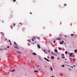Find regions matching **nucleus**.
<instances>
[{
	"instance_id": "obj_1",
	"label": "nucleus",
	"mask_w": 77,
	"mask_h": 77,
	"mask_svg": "<svg viewBox=\"0 0 77 77\" xmlns=\"http://www.w3.org/2000/svg\"><path fill=\"white\" fill-rule=\"evenodd\" d=\"M72 54H73V53H71L69 55L70 57H73V55H72Z\"/></svg>"
},
{
	"instance_id": "obj_2",
	"label": "nucleus",
	"mask_w": 77,
	"mask_h": 77,
	"mask_svg": "<svg viewBox=\"0 0 77 77\" xmlns=\"http://www.w3.org/2000/svg\"><path fill=\"white\" fill-rule=\"evenodd\" d=\"M44 59H45V60H47V61H48V62H49L50 61L49 60H48V59L44 57Z\"/></svg>"
},
{
	"instance_id": "obj_3",
	"label": "nucleus",
	"mask_w": 77,
	"mask_h": 77,
	"mask_svg": "<svg viewBox=\"0 0 77 77\" xmlns=\"http://www.w3.org/2000/svg\"><path fill=\"white\" fill-rule=\"evenodd\" d=\"M57 40H61V38L59 37L57 38Z\"/></svg>"
},
{
	"instance_id": "obj_4",
	"label": "nucleus",
	"mask_w": 77,
	"mask_h": 77,
	"mask_svg": "<svg viewBox=\"0 0 77 77\" xmlns=\"http://www.w3.org/2000/svg\"><path fill=\"white\" fill-rule=\"evenodd\" d=\"M14 48H17V49H19V48L18 46H15L14 47Z\"/></svg>"
},
{
	"instance_id": "obj_5",
	"label": "nucleus",
	"mask_w": 77,
	"mask_h": 77,
	"mask_svg": "<svg viewBox=\"0 0 77 77\" xmlns=\"http://www.w3.org/2000/svg\"><path fill=\"white\" fill-rule=\"evenodd\" d=\"M37 47L38 48H41V47H40V46L38 44L37 45Z\"/></svg>"
},
{
	"instance_id": "obj_6",
	"label": "nucleus",
	"mask_w": 77,
	"mask_h": 77,
	"mask_svg": "<svg viewBox=\"0 0 77 77\" xmlns=\"http://www.w3.org/2000/svg\"><path fill=\"white\" fill-rule=\"evenodd\" d=\"M58 49L59 50H62V48L58 47Z\"/></svg>"
},
{
	"instance_id": "obj_7",
	"label": "nucleus",
	"mask_w": 77,
	"mask_h": 77,
	"mask_svg": "<svg viewBox=\"0 0 77 77\" xmlns=\"http://www.w3.org/2000/svg\"><path fill=\"white\" fill-rule=\"evenodd\" d=\"M54 51L55 52H56V53H57V50L56 49H54Z\"/></svg>"
},
{
	"instance_id": "obj_8",
	"label": "nucleus",
	"mask_w": 77,
	"mask_h": 77,
	"mask_svg": "<svg viewBox=\"0 0 77 77\" xmlns=\"http://www.w3.org/2000/svg\"><path fill=\"white\" fill-rule=\"evenodd\" d=\"M15 71V69H13V70H11V72H14V71Z\"/></svg>"
},
{
	"instance_id": "obj_9",
	"label": "nucleus",
	"mask_w": 77,
	"mask_h": 77,
	"mask_svg": "<svg viewBox=\"0 0 77 77\" xmlns=\"http://www.w3.org/2000/svg\"><path fill=\"white\" fill-rule=\"evenodd\" d=\"M77 50L76 49H75V53H77Z\"/></svg>"
},
{
	"instance_id": "obj_10",
	"label": "nucleus",
	"mask_w": 77,
	"mask_h": 77,
	"mask_svg": "<svg viewBox=\"0 0 77 77\" xmlns=\"http://www.w3.org/2000/svg\"><path fill=\"white\" fill-rule=\"evenodd\" d=\"M38 72V71L37 70H35L34 71V72Z\"/></svg>"
},
{
	"instance_id": "obj_11",
	"label": "nucleus",
	"mask_w": 77,
	"mask_h": 77,
	"mask_svg": "<svg viewBox=\"0 0 77 77\" xmlns=\"http://www.w3.org/2000/svg\"><path fill=\"white\" fill-rule=\"evenodd\" d=\"M33 54L34 55H36V54L35 53V52L33 53Z\"/></svg>"
},
{
	"instance_id": "obj_12",
	"label": "nucleus",
	"mask_w": 77,
	"mask_h": 77,
	"mask_svg": "<svg viewBox=\"0 0 77 77\" xmlns=\"http://www.w3.org/2000/svg\"><path fill=\"white\" fill-rule=\"evenodd\" d=\"M17 53H18L19 54H21V52H19L18 51H17Z\"/></svg>"
},
{
	"instance_id": "obj_13",
	"label": "nucleus",
	"mask_w": 77,
	"mask_h": 77,
	"mask_svg": "<svg viewBox=\"0 0 77 77\" xmlns=\"http://www.w3.org/2000/svg\"><path fill=\"white\" fill-rule=\"evenodd\" d=\"M51 58L52 59H54V57L53 56H52Z\"/></svg>"
},
{
	"instance_id": "obj_14",
	"label": "nucleus",
	"mask_w": 77,
	"mask_h": 77,
	"mask_svg": "<svg viewBox=\"0 0 77 77\" xmlns=\"http://www.w3.org/2000/svg\"><path fill=\"white\" fill-rule=\"evenodd\" d=\"M54 56H57V54H54Z\"/></svg>"
},
{
	"instance_id": "obj_15",
	"label": "nucleus",
	"mask_w": 77,
	"mask_h": 77,
	"mask_svg": "<svg viewBox=\"0 0 77 77\" xmlns=\"http://www.w3.org/2000/svg\"><path fill=\"white\" fill-rule=\"evenodd\" d=\"M50 69H51V71H53V69H52V67H50Z\"/></svg>"
},
{
	"instance_id": "obj_16",
	"label": "nucleus",
	"mask_w": 77,
	"mask_h": 77,
	"mask_svg": "<svg viewBox=\"0 0 77 77\" xmlns=\"http://www.w3.org/2000/svg\"><path fill=\"white\" fill-rule=\"evenodd\" d=\"M33 38L34 39H35V40H36V38H35V37H33Z\"/></svg>"
},
{
	"instance_id": "obj_17",
	"label": "nucleus",
	"mask_w": 77,
	"mask_h": 77,
	"mask_svg": "<svg viewBox=\"0 0 77 77\" xmlns=\"http://www.w3.org/2000/svg\"><path fill=\"white\" fill-rule=\"evenodd\" d=\"M13 1V2H16V0H12Z\"/></svg>"
},
{
	"instance_id": "obj_18",
	"label": "nucleus",
	"mask_w": 77,
	"mask_h": 77,
	"mask_svg": "<svg viewBox=\"0 0 77 77\" xmlns=\"http://www.w3.org/2000/svg\"><path fill=\"white\" fill-rule=\"evenodd\" d=\"M61 56H64V54H62Z\"/></svg>"
},
{
	"instance_id": "obj_19",
	"label": "nucleus",
	"mask_w": 77,
	"mask_h": 77,
	"mask_svg": "<svg viewBox=\"0 0 77 77\" xmlns=\"http://www.w3.org/2000/svg\"><path fill=\"white\" fill-rule=\"evenodd\" d=\"M65 54H67V53H68V52H67V51H66L65 52Z\"/></svg>"
},
{
	"instance_id": "obj_20",
	"label": "nucleus",
	"mask_w": 77,
	"mask_h": 77,
	"mask_svg": "<svg viewBox=\"0 0 77 77\" xmlns=\"http://www.w3.org/2000/svg\"><path fill=\"white\" fill-rule=\"evenodd\" d=\"M15 25H16V24L15 23H14V24H13V26L14 27H15Z\"/></svg>"
},
{
	"instance_id": "obj_21",
	"label": "nucleus",
	"mask_w": 77,
	"mask_h": 77,
	"mask_svg": "<svg viewBox=\"0 0 77 77\" xmlns=\"http://www.w3.org/2000/svg\"><path fill=\"white\" fill-rule=\"evenodd\" d=\"M14 44H15V45H17V43H16V42H14Z\"/></svg>"
},
{
	"instance_id": "obj_22",
	"label": "nucleus",
	"mask_w": 77,
	"mask_h": 77,
	"mask_svg": "<svg viewBox=\"0 0 77 77\" xmlns=\"http://www.w3.org/2000/svg\"><path fill=\"white\" fill-rule=\"evenodd\" d=\"M60 44H61V45H62V44H62V43H61V42H60Z\"/></svg>"
},
{
	"instance_id": "obj_23",
	"label": "nucleus",
	"mask_w": 77,
	"mask_h": 77,
	"mask_svg": "<svg viewBox=\"0 0 77 77\" xmlns=\"http://www.w3.org/2000/svg\"><path fill=\"white\" fill-rule=\"evenodd\" d=\"M22 30H23V32H24V29L23 28V29H22Z\"/></svg>"
},
{
	"instance_id": "obj_24",
	"label": "nucleus",
	"mask_w": 77,
	"mask_h": 77,
	"mask_svg": "<svg viewBox=\"0 0 77 77\" xmlns=\"http://www.w3.org/2000/svg\"><path fill=\"white\" fill-rule=\"evenodd\" d=\"M63 42H64V41H62V43L63 44Z\"/></svg>"
},
{
	"instance_id": "obj_25",
	"label": "nucleus",
	"mask_w": 77,
	"mask_h": 77,
	"mask_svg": "<svg viewBox=\"0 0 77 77\" xmlns=\"http://www.w3.org/2000/svg\"><path fill=\"white\" fill-rule=\"evenodd\" d=\"M20 24H21V25H23V24L22 23H19Z\"/></svg>"
},
{
	"instance_id": "obj_26",
	"label": "nucleus",
	"mask_w": 77,
	"mask_h": 77,
	"mask_svg": "<svg viewBox=\"0 0 77 77\" xmlns=\"http://www.w3.org/2000/svg\"><path fill=\"white\" fill-rule=\"evenodd\" d=\"M64 66H64L63 65L62 66V67H64Z\"/></svg>"
},
{
	"instance_id": "obj_27",
	"label": "nucleus",
	"mask_w": 77,
	"mask_h": 77,
	"mask_svg": "<svg viewBox=\"0 0 77 77\" xmlns=\"http://www.w3.org/2000/svg\"><path fill=\"white\" fill-rule=\"evenodd\" d=\"M32 41H34V40H33V38L32 39Z\"/></svg>"
},
{
	"instance_id": "obj_28",
	"label": "nucleus",
	"mask_w": 77,
	"mask_h": 77,
	"mask_svg": "<svg viewBox=\"0 0 77 77\" xmlns=\"http://www.w3.org/2000/svg\"><path fill=\"white\" fill-rule=\"evenodd\" d=\"M8 41H9V42H11V40H8Z\"/></svg>"
},
{
	"instance_id": "obj_29",
	"label": "nucleus",
	"mask_w": 77,
	"mask_h": 77,
	"mask_svg": "<svg viewBox=\"0 0 77 77\" xmlns=\"http://www.w3.org/2000/svg\"><path fill=\"white\" fill-rule=\"evenodd\" d=\"M71 36H74V35L73 34H71Z\"/></svg>"
},
{
	"instance_id": "obj_30",
	"label": "nucleus",
	"mask_w": 77,
	"mask_h": 77,
	"mask_svg": "<svg viewBox=\"0 0 77 77\" xmlns=\"http://www.w3.org/2000/svg\"><path fill=\"white\" fill-rule=\"evenodd\" d=\"M36 38H37V39H39V37H36Z\"/></svg>"
},
{
	"instance_id": "obj_31",
	"label": "nucleus",
	"mask_w": 77,
	"mask_h": 77,
	"mask_svg": "<svg viewBox=\"0 0 77 77\" xmlns=\"http://www.w3.org/2000/svg\"><path fill=\"white\" fill-rule=\"evenodd\" d=\"M52 54H53V55H54V53H53V52H52Z\"/></svg>"
},
{
	"instance_id": "obj_32",
	"label": "nucleus",
	"mask_w": 77,
	"mask_h": 77,
	"mask_svg": "<svg viewBox=\"0 0 77 77\" xmlns=\"http://www.w3.org/2000/svg\"><path fill=\"white\" fill-rule=\"evenodd\" d=\"M37 67H39V65H37Z\"/></svg>"
},
{
	"instance_id": "obj_33",
	"label": "nucleus",
	"mask_w": 77,
	"mask_h": 77,
	"mask_svg": "<svg viewBox=\"0 0 77 77\" xmlns=\"http://www.w3.org/2000/svg\"><path fill=\"white\" fill-rule=\"evenodd\" d=\"M62 58H65V57H62Z\"/></svg>"
},
{
	"instance_id": "obj_34",
	"label": "nucleus",
	"mask_w": 77,
	"mask_h": 77,
	"mask_svg": "<svg viewBox=\"0 0 77 77\" xmlns=\"http://www.w3.org/2000/svg\"><path fill=\"white\" fill-rule=\"evenodd\" d=\"M30 14H32V12H30Z\"/></svg>"
},
{
	"instance_id": "obj_35",
	"label": "nucleus",
	"mask_w": 77,
	"mask_h": 77,
	"mask_svg": "<svg viewBox=\"0 0 77 77\" xmlns=\"http://www.w3.org/2000/svg\"><path fill=\"white\" fill-rule=\"evenodd\" d=\"M2 23H4V21L2 20Z\"/></svg>"
},
{
	"instance_id": "obj_36",
	"label": "nucleus",
	"mask_w": 77,
	"mask_h": 77,
	"mask_svg": "<svg viewBox=\"0 0 77 77\" xmlns=\"http://www.w3.org/2000/svg\"><path fill=\"white\" fill-rule=\"evenodd\" d=\"M30 39H29V42H30Z\"/></svg>"
},
{
	"instance_id": "obj_37",
	"label": "nucleus",
	"mask_w": 77,
	"mask_h": 77,
	"mask_svg": "<svg viewBox=\"0 0 77 77\" xmlns=\"http://www.w3.org/2000/svg\"><path fill=\"white\" fill-rule=\"evenodd\" d=\"M48 52H49V53H50V51L49 50H48Z\"/></svg>"
},
{
	"instance_id": "obj_38",
	"label": "nucleus",
	"mask_w": 77,
	"mask_h": 77,
	"mask_svg": "<svg viewBox=\"0 0 77 77\" xmlns=\"http://www.w3.org/2000/svg\"><path fill=\"white\" fill-rule=\"evenodd\" d=\"M73 66H74V67H75V65H74Z\"/></svg>"
},
{
	"instance_id": "obj_39",
	"label": "nucleus",
	"mask_w": 77,
	"mask_h": 77,
	"mask_svg": "<svg viewBox=\"0 0 77 77\" xmlns=\"http://www.w3.org/2000/svg\"><path fill=\"white\" fill-rule=\"evenodd\" d=\"M1 33V34H2V33H3V32H0Z\"/></svg>"
},
{
	"instance_id": "obj_40",
	"label": "nucleus",
	"mask_w": 77,
	"mask_h": 77,
	"mask_svg": "<svg viewBox=\"0 0 77 77\" xmlns=\"http://www.w3.org/2000/svg\"><path fill=\"white\" fill-rule=\"evenodd\" d=\"M55 41H54V43H55Z\"/></svg>"
},
{
	"instance_id": "obj_41",
	"label": "nucleus",
	"mask_w": 77,
	"mask_h": 77,
	"mask_svg": "<svg viewBox=\"0 0 77 77\" xmlns=\"http://www.w3.org/2000/svg\"><path fill=\"white\" fill-rule=\"evenodd\" d=\"M73 62H74V61H75V60H73Z\"/></svg>"
},
{
	"instance_id": "obj_42",
	"label": "nucleus",
	"mask_w": 77,
	"mask_h": 77,
	"mask_svg": "<svg viewBox=\"0 0 77 77\" xmlns=\"http://www.w3.org/2000/svg\"><path fill=\"white\" fill-rule=\"evenodd\" d=\"M57 59H58V60H59V58H58Z\"/></svg>"
},
{
	"instance_id": "obj_43",
	"label": "nucleus",
	"mask_w": 77,
	"mask_h": 77,
	"mask_svg": "<svg viewBox=\"0 0 77 77\" xmlns=\"http://www.w3.org/2000/svg\"><path fill=\"white\" fill-rule=\"evenodd\" d=\"M7 48H9V46H8V47H7Z\"/></svg>"
},
{
	"instance_id": "obj_44",
	"label": "nucleus",
	"mask_w": 77,
	"mask_h": 77,
	"mask_svg": "<svg viewBox=\"0 0 77 77\" xmlns=\"http://www.w3.org/2000/svg\"><path fill=\"white\" fill-rule=\"evenodd\" d=\"M64 45L66 44V43L65 42V43H64Z\"/></svg>"
},
{
	"instance_id": "obj_45",
	"label": "nucleus",
	"mask_w": 77,
	"mask_h": 77,
	"mask_svg": "<svg viewBox=\"0 0 77 77\" xmlns=\"http://www.w3.org/2000/svg\"><path fill=\"white\" fill-rule=\"evenodd\" d=\"M44 51H45V50H44Z\"/></svg>"
},
{
	"instance_id": "obj_46",
	"label": "nucleus",
	"mask_w": 77,
	"mask_h": 77,
	"mask_svg": "<svg viewBox=\"0 0 77 77\" xmlns=\"http://www.w3.org/2000/svg\"><path fill=\"white\" fill-rule=\"evenodd\" d=\"M65 60H66V58H65Z\"/></svg>"
},
{
	"instance_id": "obj_47",
	"label": "nucleus",
	"mask_w": 77,
	"mask_h": 77,
	"mask_svg": "<svg viewBox=\"0 0 77 77\" xmlns=\"http://www.w3.org/2000/svg\"><path fill=\"white\" fill-rule=\"evenodd\" d=\"M45 53H46V54L47 53V52H45Z\"/></svg>"
},
{
	"instance_id": "obj_48",
	"label": "nucleus",
	"mask_w": 77,
	"mask_h": 77,
	"mask_svg": "<svg viewBox=\"0 0 77 77\" xmlns=\"http://www.w3.org/2000/svg\"><path fill=\"white\" fill-rule=\"evenodd\" d=\"M54 76L53 75H52L51 77H53Z\"/></svg>"
},
{
	"instance_id": "obj_49",
	"label": "nucleus",
	"mask_w": 77,
	"mask_h": 77,
	"mask_svg": "<svg viewBox=\"0 0 77 77\" xmlns=\"http://www.w3.org/2000/svg\"><path fill=\"white\" fill-rule=\"evenodd\" d=\"M65 37H67V36H66V35H65Z\"/></svg>"
},
{
	"instance_id": "obj_50",
	"label": "nucleus",
	"mask_w": 77,
	"mask_h": 77,
	"mask_svg": "<svg viewBox=\"0 0 77 77\" xmlns=\"http://www.w3.org/2000/svg\"><path fill=\"white\" fill-rule=\"evenodd\" d=\"M10 45H12V43H10Z\"/></svg>"
},
{
	"instance_id": "obj_51",
	"label": "nucleus",
	"mask_w": 77,
	"mask_h": 77,
	"mask_svg": "<svg viewBox=\"0 0 77 77\" xmlns=\"http://www.w3.org/2000/svg\"><path fill=\"white\" fill-rule=\"evenodd\" d=\"M65 5H66V6H67V5H66V4H65Z\"/></svg>"
},
{
	"instance_id": "obj_52",
	"label": "nucleus",
	"mask_w": 77,
	"mask_h": 77,
	"mask_svg": "<svg viewBox=\"0 0 77 77\" xmlns=\"http://www.w3.org/2000/svg\"><path fill=\"white\" fill-rule=\"evenodd\" d=\"M71 67L72 68H73V66H71Z\"/></svg>"
},
{
	"instance_id": "obj_53",
	"label": "nucleus",
	"mask_w": 77,
	"mask_h": 77,
	"mask_svg": "<svg viewBox=\"0 0 77 77\" xmlns=\"http://www.w3.org/2000/svg\"><path fill=\"white\" fill-rule=\"evenodd\" d=\"M2 49H0V50H2Z\"/></svg>"
},
{
	"instance_id": "obj_54",
	"label": "nucleus",
	"mask_w": 77,
	"mask_h": 77,
	"mask_svg": "<svg viewBox=\"0 0 77 77\" xmlns=\"http://www.w3.org/2000/svg\"><path fill=\"white\" fill-rule=\"evenodd\" d=\"M59 36H61V35H60Z\"/></svg>"
},
{
	"instance_id": "obj_55",
	"label": "nucleus",
	"mask_w": 77,
	"mask_h": 77,
	"mask_svg": "<svg viewBox=\"0 0 77 77\" xmlns=\"http://www.w3.org/2000/svg\"><path fill=\"white\" fill-rule=\"evenodd\" d=\"M69 70L70 71H71V69H70Z\"/></svg>"
},
{
	"instance_id": "obj_56",
	"label": "nucleus",
	"mask_w": 77,
	"mask_h": 77,
	"mask_svg": "<svg viewBox=\"0 0 77 77\" xmlns=\"http://www.w3.org/2000/svg\"><path fill=\"white\" fill-rule=\"evenodd\" d=\"M5 39H6V40H7V38H6Z\"/></svg>"
},
{
	"instance_id": "obj_57",
	"label": "nucleus",
	"mask_w": 77,
	"mask_h": 77,
	"mask_svg": "<svg viewBox=\"0 0 77 77\" xmlns=\"http://www.w3.org/2000/svg\"><path fill=\"white\" fill-rule=\"evenodd\" d=\"M69 63V62H68L67 63Z\"/></svg>"
},
{
	"instance_id": "obj_58",
	"label": "nucleus",
	"mask_w": 77,
	"mask_h": 77,
	"mask_svg": "<svg viewBox=\"0 0 77 77\" xmlns=\"http://www.w3.org/2000/svg\"><path fill=\"white\" fill-rule=\"evenodd\" d=\"M61 75H62V74L61 73Z\"/></svg>"
},
{
	"instance_id": "obj_59",
	"label": "nucleus",
	"mask_w": 77,
	"mask_h": 77,
	"mask_svg": "<svg viewBox=\"0 0 77 77\" xmlns=\"http://www.w3.org/2000/svg\"><path fill=\"white\" fill-rule=\"evenodd\" d=\"M11 18H12V16H11Z\"/></svg>"
},
{
	"instance_id": "obj_60",
	"label": "nucleus",
	"mask_w": 77,
	"mask_h": 77,
	"mask_svg": "<svg viewBox=\"0 0 77 77\" xmlns=\"http://www.w3.org/2000/svg\"><path fill=\"white\" fill-rule=\"evenodd\" d=\"M45 67H47V66H45Z\"/></svg>"
},
{
	"instance_id": "obj_61",
	"label": "nucleus",
	"mask_w": 77,
	"mask_h": 77,
	"mask_svg": "<svg viewBox=\"0 0 77 77\" xmlns=\"http://www.w3.org/2000/svg\"><path fill=\"white\" fill-rule=\"evenodd\" d=\"M5 41H6V40L5 39Z\"/></svg>"
},
{
	"instance_id": "obj_62",
	"label": "nucleus",
	"mask_w": 77,
	"mask_h": 77,
	"mask_svg": "<svg viewBox=\"0 0 77 77\" xmlns=\"http://www.w3.org/2000/svg\"><path fill=\"white\" fill-rule=\"evenodd\" d=\"M7 49H5V50H7Z\"/></svg>"
},
{
	"instance_id": "obj_63",
	"label": "nucleus",
	"mask_w": 77,
	"mask_h": 77,
	"mask_svg": "<svg viewBox=\"0 0 77 77\" xmlns=\"http://www.w3.org/2000/svg\"><path fill=\"white\" fill-rule=\"evenodd\" d=\"M68 66H69V65H68Z\"/></svg>"
},
{
	"instance_id": "obj_64",
	"label": "nucleus",
	"mask_w": 77,
	"mask_h": 77,
	"mask_svg": "<svg viewBox=\"0 0 77 77\" xmlns=\"http://www.w3.org/2000/svg\"><path fill=\"white\" fill-rule=\"evenodd\" d=\"M39 70H40V69H39Z\"/></svg>"
}]
</instances>
